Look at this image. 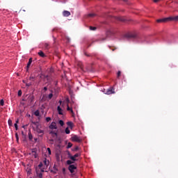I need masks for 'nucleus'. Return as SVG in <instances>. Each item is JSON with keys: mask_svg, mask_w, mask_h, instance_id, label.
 Here are the masks:
<instances>
[{"mask_svg": "<svg viewBox=\"0 0 178 178\" xmlns=\"http://www.w3.org/2000/svg\"><path fill=\"white\" fill-rule=\"evenodd\" d=\"M49 166V161L44 158L42 162H40L38 165L39 169H40L41 172H44L45 168H48Z\"/></svg>", "mask_w": 178, "mask_h": 178, "instance_id": "nucleus-2", "label": "nucleus"}, {"mask_svg": "<svg viewBox=\"0 0 178 178\" xmlns=\"http://www.w3.org/2000/svg\"><path fill=\"white\" fill-rule=\"evenodd\" d=\"M45 120H46V122H47V123H49V122H51V119L50 117H47V118H46Z\"/></svg>", "mask_w": 178, "mask_h": 178, "instance_id": "nucleus-20", "label": "nucleus"}, {"mask_svg": "<svg viewBox=\"0 0 178 178\" xmlns=\"http://www.w3.org/2000/svg\"><path fill=\"white\" fill-rule=\"evenodd\" d=\"M118 20H120V22H124V19H123L120 17H118Z\"/></svg>", "mask_w": 178, "mask_h": 178, "instance_id": "nucleus-30", "label": "nucleus"}, {"mask_svg": "<svg viewBox=\"0 0 178 178\" xmlns=\"http://www.w3.org/2000/svg\"><path fill=\"white\" fill-rule=\"evenodd\" d=\"M32 155H33L35 158H37V152H35V151H32Z\"/></svg>", "mask_w": 178, "mask_h": 178, "instance_id": "nucleus-21", "label": "nucleus"}, {"mask_svg": "<svg viewBox=\"0 0 178 178\" xmlns=\"http://www.w3.org/2000/svg\"><path fill=\"white\" fill-rule=\"evenodd\" d=\"M75 169H77V167H76L74 165H70L68 167V170H70V173H74Z\"/></svg>", "mask_w": 178, "mask_h": 178, "instance_id": "nucleus-7", "label": "nucleus"}, {"mask_svg": "<svg viewBox=\"0 0 178 178\" xmlns=\"http://www.w3.org/2000/svg\"><path fill=\"white\" fill-rule=\"evenodd\" d=\"M178 22V15L175 17H169L167 18L157 19V23H165V22Z\"/></svg>", "mask_w": 178, "mask_h": 178, "instance_id": "nucleus-1", "label": "nucleus"}, {"mask_svg": "<svg viewBox=\"0 0 178 178\" xmlns=\"http://www.w3.org/2000/svg\"><path fill=\"white\" fill-rule=\"evenodd\" d=\"M33 79H34V76H30V77H29V79H30V80H33Z\"/></svg>", "mask_w": 178, "mask_h": 178, "instance_id": "nucleus-39", "label": "nucleus"}, {"mask_svg": "<svg viewBox=\"0 0 178 178\" xmlns=\"http://www.w3.org/2000/svg\"><path fill=\"white\" fill-rule=\"evenodd\" d=\"M58 123H59V124L61 125V126H63V125L65 124V122H64L63 120H60L58 121Z\"/></svg>", "mask_w": 178, "mask_h": 178, "instance_id": "nucleus-18", "label": "nucleus"}, {"mask_svg": "<svg viewBox=\"0 0 178 178\" xmlns=\"http://www.w3.org/2000/svg\"><path fill=\"white\" fill-rule=\"evenodd\" d=\"M102 41H105V39H103Z\"/></svg>", "mask_w": 178, "mask_h": 178, "instance_id": "nucleus-47", "label": "nucleus"}, {"mask_svg": "<svg viewBox=\"0 0 178 178\" xmlns=\"http://www.w3.org/2000/svg\"><path fill=\"white\" fill-rule=\"evenodd\" d=\"M59 103H60V105L62 104V101L61 100H60L59 101Z\"/></svg>", "mask_w": 178, "mask_h": 178, "instance_id": "nucleus-44", "label": "nucleus"}, {"mask_svg": "<svg viewBox=\"0 0 178 178\" xmlns=\"http://www.w3.org/2000/svg\"><path fill=\"white\" fill-rule=\"evenodd\" d=\"M43 90H44V91H47V90H48V88L44 87V88H43Z\"/></svg>", "mask_w": 178, "mask_h": 178, "instance_id": "nucleus-38", "label": "nucleus"}, {"mask_svg": "<svg viewBox=\"0 0 178 178\" xmlns=\"http://www.w3.org/2000/svg\"><path fill=\"white\" fill-rule=\"evenodd\" d=\"M57 111H58V115H63V110L62 109V108H60V106H58L57 107Z\"/></svg>", "mask_w": 178, "mask_h": 178, "instance_id": "nucleus-10", "label": "nucleus"}, {"mask_svg": "<svg viewBox=\"0 0 178 178\" xmlns=\"http://www.w3.org/2000/svg\"><path fill=\"white\" fill-rule=\"evenodd\" d=\"M81 154L76 153L74 156H72V154L68 153V158H69V159H71V161L76 162V161H77V159H76V158H79V156H81Z\"/></svg>", "mask_w": 178, "mask_h": 178, "instance_id": "nucleus-3", "label": "nucleus"}, {"mask_svg": "<svg viewBox=\"0 0 178 178\" xmlns=\"http://www.w3.org/2000/svg\"><path fill=\"white\" fill-rule=\"evenodd\" d=\"M38 55H39V56H40L41 58H45V56H47L45 55V54L43 53L42 51H40L38 53Z\"/></svg>", "mask_w": 178, "mask_h": 178, "instance_id": "nucleus-11", "label": "nucleus"}, {"mask_svg": "<svg viewBox=\"0 0 178 178\" xmlns=\"http://www.w3.org/2000/svg\"><path fill=\"white\" fill-rule=\"evenodd\" d=\"M46 45V48H48V44H45Z\"/></svg>", "mask_w": 178, "mask_h": 178, "instance_id": "nucleus-46", "label": "nucleus"}, {"mask_svg": "<svg viewBox=\"0 0 178 178\" xmlns=\"http://www.w3.org/2000/svg\"><path fill=\"white\" fill-rule=\"evenodd\" d=\"M94 16H95V14H89V15H88V17H94Z\"/></svg>", "mask_w": 178, "mask_h": 178, "instance_id": "nucleus-34", "label": "nucleus"}, {"mask_svg": "<svg viewBox=\"0 0 178 178\" xmlns=\"http://www.w3.org/2000/svg\"><path fill=\"white\" fill-rule=\"evenodd\" d=\"M47 152H48V154H49V155H51V148H49V147H48L47 148Z\"/></svg>", "mask_w": 178, "mask_h": 178, "instance_id": "nucleus-33", "label": "nucleus"}, {"mask_svg": "<svg viewBox=\"0 0 178 178\" xmlns=\"http://www.w3.org/2000/svg\"><path fill=\"white\" fill-rule=\"evenodd\" d=\"M105 94H106L107 95H111V94H115V88H108L105 92Z\"/></svg>", "mask_w": 178, "mask_h": 178, "instance_id": "nucleus-5", "label": "nucleus"}, {"mask_svg": "<svg viewBox=\"0 0 178 178\" xmlns=\"http://www.w3.org/2000/svg\"><path fill=\"white\" fill-rule=\"evenodd\" d=\"M72 145V143H68V146H67L68 148H71Z\"/></svg>", "mask_w": 178, "mask_h": 178, "instance_id": "nucleus-36", "label": "nucleus"}, {"mask_svg": "<svg viewBox=\"0 0 178 178\" xmlns=\"http://www.w3.org/2000/svg\"><path fill=\"white\" fill-rule=\"evenodd\" d=\"M35 116H40V111H35Z\"/></svg>", "mask_w": 178, "mask_h": 178, "instance_id": "nucleus-24", "label": "nucleus"}, {"mask_svg": "<svg viewBox=\"0 0 178 178\" xmlns=\"http://www.w3.org/2000/svg\"><path fill=\"white\" fill-rule=\"evenodd\" d=\"M24 84H26V81H22Z\"/></svg>", "mask_w": 178, "mask_h": 178, "instance_id": "nucleus-45", "label": "nucleus"}, {"mask_svg": "<svg viewBox=\"0 0 178 178\" xmlns=\"http://www.w3.org/2000/svg\"><path fill=\"white\" fill-rule=\"evenodd\" d=\"M72 163H74V161H72V160H67V165H72Z\"/></svg>", "mask_w": 178, "mask_h": 178, "instance_id": "nucleus-16", "label": "nucleus"}, {"mask_svg": "<svg viewBox=\"0 0 178 178\" xmlns=\"http://www.w3.org/2000/svg\"><path fill=\"white\" fill-rule=\"evenodd\" d=\"M31 63H33V58H30L29 60V62L27 63V66H26V70L27 72L29 71V68L30 67V66L31 65Z\"/></svg>", "mask_w": 178, "mask_h": 178, "instance_id": "nucleus-8", "label": "nucleus"}, {"mask_svg": "<svg viewBox=\"0 0 178 178\" xmlns=\"http://www.w3.org/2000/svg\"><path fill=\"white\" fill-rule=\"evenodd\" d=\"M67 126H69L70 127H71V129H73V122H67Z\"/></svg>", "mask_w": 178, "mask_h": 178, "instance_id": "nucleus-14", "label": "nucleus"}, {"mask_svg": "<svg viewBox=\"0 0 178 178\" xmlns=\"http://www.w3.org/2000/svg\"><path fill=\"white\" fill-rule=\"evenodd\" d=\"M65 134H70V130L69 129L68 127H67V128L65 129Z\"/></svg>", "mask_w": 178, "mask_h": 178, "instance_id": "nucleus-19", "label": "nucleus"}, {"mask_svg": "<svg viewBox=\"0 0 178 178\" xmlns=\"http://www.w3.org/2000/svg\"><path fill=\"white\" fill-rule=\"evenodd\" d=\"M67 111H70L72 115H74V112L73 111V108H70L69 105H67Z\"/></svg>", "mask_w": 178, "mask_h": 178, "instance_id": "nucleus-12", "label": "nucleus"}, {"mask_svg": "<svg viewBox=\"0 0 178 178\" xmlns=\"http://www.w3.org/2000/svg\"><path fill=\"white\" fill-rule=\"evenodd\" d=\"M22 90H19L18 91V97H22Z\"/></svg>", "mask_w": 178, "mask_h": 178, "instance_id": "nucleus-31", "label": "nucleus"}, {"mask_svg": "<svg viewBox=\"0 0 178 178\" xmlns=\"http://www.w3.org/2000/svg\"><path fill=\"white\" fill-rule=\"evenodd\" d=\"M52 97H54V95L52 93H50L48 96L49 99H51Z\"/></svg>", "mask_w": 178, "mask_h": 178, "instance_id": "nucleus-29", "label": "nucleus"}, {"mask_svg": "<svg viewBox=\"0 0 178 178\" xmlns=\"http://www.w3.org/2000/svg\"><path fill=\"white\" fill-rule=\"evenodd\" d=\"M17 123H19V119H17V120H16L15 124H17Z\"/></svg>", "mask_w": 178, "mask_h": 178, "instance_id": "nucleus-41", "label": "nucleus"}, {"mask_svg": "<svg viewBox=\"0 0 178 178\" xmlns=\"http://www.w3.org/2000/svg\"><path fill=\"white\" fill-rule=\"evenodd\" d=\"M72 140L74 143H81V138H80V137L77 136V135L72 136Z\"/></svg>", "mask_w": 178, "mask_h": 178, "instance_id": "nucleus-4", "label": "nucleus"}, {"mask_svg": "<svg viewBox=\"0 0 178 178\" xmlns=\"http://www.w3.org/2000/svg\"><path fill=\"white\" fill-rule=\"evenodd\" d=\"M8 126H12L13 123H12V120L9 119L8 121Z\"/></svg>", "mask_w": 178, "mask_h": 178, "instance_id": "nucleus-27", "label": "nucleus"}, {"mask_svg": "<svg viewBox=\"0 0 178 178\" xmlns=\"http://www.w3.org/2000/svg\"><path fill=\"white\" fill-rule=\"evenodd\" d=\"M49 127L51 130H56V129H58V127L56 126V122H52Z\"/></svg>", "mask_w": 178, "mask_h": 178, "instance_id": "nucleus-6", "label": "nucleus"}, {"mask_svg": "<svg viewBox=\"0 0 178 178\" xmlns=\"http://www.w3.org/2000/svg\"><path fill=\"white\" fill-rule=\"evenodd\" d=\"M37 133H38V134H42V136L44 134V130L38 129L37 130Z\"/></svg>", "mask_w": 178, "mask_h": 178, "instance_id": "nucleus-13", "label": "nucleus"}, {"mask_svg": "<svg viewBox=\"0 0 178 178\" xmlns=\"http://www.w3.org/2000/svg\"><path fill=\"white\" fill-rule=\"evenodd\" d=\"M62 172H63V175H64V176L66 175V174H67L66 168H63Z\"/></svg>", "mask_w": 178, "mask_h": 178, "instance_id": "nucleus-17", "label": "nucleus"}, {"mask_svg": "<svg viewBox=\"0 0 178 178\" xmlns=\"http://www.w3.org/2000/svg\"><path fill=\"white\" fill-rule=\"evenodd\" d=\"M77 149H79V147H76L75 148V151H77Z\"/></svg>", "mask_w": 178, "mask_h": 178, "instance_id": "nucleus-43", "label": "nucleus"}, {"mask_svg": "<svg viewBox=\"0 0 178 178\" xmlns=\"http://www.w3.org/2000/svg\"><path fill=\"white\" fill-rule=\"evenodd\" d=\"M28 136L29 139L30 140V141H31V140H33V134H31V132H29Z\"/></svg>", "mask_w": 178, "mask_h": 178, "instance_id": "nucleus-15", "label": "nucleus"}, {"mask_svg": "<svg viewBox=\"0 0 178 178\" xmlns=\"http://www.w3.org/2000/svg\"><path fill=\"white\" fill-rule=\"evenodd\" d=\"M26 173H27V175H31V168H29V169L26 170Z\"/></svg>", "mask_w": 178, "mask_h": 178, "instance_id": "nucleus-22", "label": "nucleus"}, {"mask_svg": "<svg viewBox=\"0 0 178 178\" xmlns=\"http://www.w3.org/2000/svg\"><path fill=\"white\" fill-rule=\"evenodd\" d=\"M14 126L15 127V130H18L17 124H15Z\"/></svg>", "mask_w": 178, "mask_h": 178, "instance_id": "nucleus-35", "label": "nucleus"}, {"mask_svg": "<svg viewBox=\"0 0 178 178\" xmlns=\"http://www.w3.org/2000/svg\"><path fill=\"white\" fill-rule=\"evenodd\" d=\"M15 138L17 140V143H19V135L17 134V133L15 134Z\"/></svg>", "mask_w": 178, "mask_h": 178, "instance_id": "nucleus-25", "label": "nucleus"}, {"mask_svg": "<svg viewBox=\"0 0 178 178\" xmlns=\"http://www.w3.org/2000/svg\"><path fill=\"white\" fill-rule=\"evenodd\" d=\"M39 177H42V173H40V174L39 175Z\"/></svg>", "mask_w": 178, "mask_h": 178, "instance_id": "nucleus-42", "label": "nucleus"}, {"mask_svg": "<svg viewBox=\"0 0 178 178\" xmlns=\"http://www.w3.org/2000/svg\"><path fill=\"white\" fill-rule=\"evenodd\" d=\"M90 30H92V31H95V30H97V28L96 27H95V26H90Z\"/></svg>", "mask_w": 178, "mask_h": 178, "instance_id": "nucleus-28", "label": "nucleus"}, {"mask_svg": "<svg viewBox=\"0 0 178 178\" xmlns=\"http://www.w3.org/2000/svg\"><path fill=\"white\" fill-rule=\"evenodd\" d=\"M26 87H30L31 86V83H26Z\"/></svg>", "mask_w": 178, "mask_h": 178, "instance_id": "nucleus-37", "label": "nucleus"}, {"mask_svg": "<svg viewBox=\"0 0 178 178\" xmlns=\"http://www.w3.org/2000/svg\"><path fill=\"white\" fill-rule=\"evenodd\" d=\"M0 105H1V106H3L4 102H3V99L1 100V102H0Z\"/></svg>", "mask_w": 178, "mask_h": 178, "instance_id": "nucleus-32", "label": "nucleus"}, {"mask_svg": "<svg viewBox=\"0 0 178 178\" xmlns=\"http://www.w3.org/2000/svg\"><path fill=\"white\" fill-rule=\"evenodd\" d=\"M128 37H130L131 38H136V35H134V34H129V35H128Z\"/></svg>", "mask_w": 178, "mask_h": 178, "instance_id": "nucleus-23", "label": "nucleus"}, {"mask_svg": "<svg viewBox=\"0 0 178 178\" xmlns=\"http://www.w3.org/2000/svg\"><path fill=\"white\" fill-rule=\"evenodd\" d=\"M154 2L156 3V2H159L161 0H153Z\"/></svg>", "mask_w": 178, "mask_h": 178, "instance_id": "nucleus-40", "label": "nucleus"}, {"mask_svg": "<svg viewBox=\"0 0 178 178\" xmlns=\"http://www.w3.org/2000/svg\"><path fill=\"white\" fill-rule=\"evenodd\" d=\"M63 16H64V17H69V16H70V13L67 10H64L63 12Z\"/></svg>", "mask_w": 178, "mask_h": 178, "instance_id": "nucleus-9", "label": "nucleus"}, {"mask_svg": "<svg viewBox=\"0 0 178 178\" xmlns=\"http://www.w3.org/2000/svg\"><path fill=\"white\" fill-rule=\"evenodd\" d=\"M121 74H122V72L120 71H118L117 73V77L120 78Z\"/></svg>", "mask_w": 178, "mask_h": 178, "instance_id": "nucleus-26", "label": "nucleus"}]
</instances>
